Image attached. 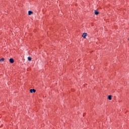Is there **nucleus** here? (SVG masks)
I'll return each instance as SVG.
<instances>
[{
  "instance_id": "obj_4",
  "label": "nucleus",
  "mask_w": 129,
  "mask_h": 129,
  "mask_svg": "<svg viewBox=\"0 0 129 129\" xmlns=\"http://www.w3.org/2000/svg\"><path fill=\"white\" fill-rule=\"evenodd\" d=\"M32 14H33V12H32L31 11H29L28 12V15H29V16H31V15H32Z\"/></svg>"
},
{
  "instance_id": "obj_3",
  "label": "nucleus",
  "mask_w": 129,
  "mask_h": 129,
  "mask_svg": "<svg viewBox=\"0 0 129 129\" xmlns=\"http://www.w3.org/2000/svg\"><path fill=\"white\" fill-rule=\"evenodd\" d=\"M9 61H10V63H14V62H15V60H14V59H13V58H10L9 59Z\"/></svg>"
},
{
  "instance_id": "obj_8",
  "label": "nucleus",
  "mask_w": 129,
  "mask_h": 129,
  "mask_svg": "<svg viewBox=\"0 0 129 129\" xmlns=\"http://www.w3.org/2000/svg\"><path fill=\"white\" fill-rule=\"evenodd\" d=\"M5 60V58H2L0 59V61H4Z\"/></svg>"
},
{
  "instance_id": "obj_6",
  "label": "nucleus",
  "mask_w": 129,
  "mask_h": 129,
  "mask_svg": "<svg viewBox=\"0 0 129 129\" xmlns=\"http://www.w3.org/2000/svg\"><path fill=\"white\" fill-rule=\"evenodd\" d=\"M108 99H109V100H111V95L108 96Z\"/></svg>"
},
{
  "instance_id": "obj_7",
  "label": "nucleus",
  "mask_w": 129,
  "mask_h": 129,
  "mask_svg": "<svg viewBox=\"0 0 129 129\" xmlns=\"http://www.w3.org/2000/svg\"><path fill=\"white\" fill-rule=\"evenodd\" d=\"M28 61H32V58L29 56L28 57Z\"/></svg>"
},
{
  "instance_id": "obj_5",
  "label": "nucleus",
  "mask_w": 129,
  "mask_h": 129,
  "mask_svg": "<svg viewBox=\"0 0 129 129\" xmlns=\"http://www.w3.org/2000/svg\"><path fill=\"white\" fill-rule=\"evenodd\" d=\"M98 14H99V12H98L97 11L95 10V15H98Z\"/></svg>"
},
{
  "instance_id": "obj_2",
  "label": "nucleus",
  "mask_w": 129,
  "mask_h": 129,
  "mask_svg": "<svg viewBox=\"0 0 129 129\" xmlns=\"http://www.w3.org/2000/svg\"><path fill=\"white\" fill-rule=\"evenodd\" d=\"M30 92H31V93H33V92L35 93V92H36V90L34 89H31L30 90Z\"/></svg>"
},
{
  "instance_id": "obj_1",
  "label": "nucleus",
  "mask_w": 129,
  "mask_h": 129,
  "mask_svg": "<svg viewBox=\"0 0 129 129\" xmlns=\"http://www.w3.org/2000/svg\"><path fill=\"white\" fill-rule=\"evenodd\" d=\"M82 37H83V38H84V39H86V37H87V33H83L82 35Z\"/></svg>"
}]
</instances>
